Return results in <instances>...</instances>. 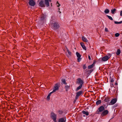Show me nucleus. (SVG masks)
I'll list each match as a JSON object with an SVG mask.
<instances>
[{
	"label": "nucleus",
	"mask_w": 122,
	"mask_h": 122,
	"mask_svg": "<svg viewBox=\"0 0 122 122\" xmlns=\"http://www.w3.org/2000/svg\"><path fill=\"white\" fill-rule=\"evenodd\" d=\"M47 100H49L50 99V97L47 96Z\"/></svg>",
	"instance_id": "nucleus-37"
},
{
	"label": "nucleus",
	"mask_w": 122,
	"mask_h": 122,
	"mask_svg": "<svg viewBox=\"0 0 122 122\" xmlns=\"http://www.w3.org/2000/svg\"><path fill=\"white\" fill-rule=\"evenodd\" d=\"M82 113L85 114L86 116H88L89 115L88 112L87 111H82Z\"/></svg>",
	"instance_id": "nucleus-18"
},
{
	"label": "nucleus",
	"mask_w": 122,
	"mask_h": 122,
	"mask_svg": "<svg viewBox=\"0 0 122 122\" xmlns=\"http://www.w3.org/2000/svg\"><path fill=\"white\" fill-rule=\"evenodd\" d=\"M88 59L90 60H91V58L90 56L89 55L88 56Z\"/></svg>",
	"instance_id": "nucleus-39"
},
{
	"label": "nucleus",
	"mask_w": 122,
	"mask_h": 122,
	"mask_svg": "<svg viewBox=\"0 0 122 122\" xmlns=\"http://www.w3.org/2000/svg\"><path fill=\"white\" fill-rule=\"evenodd\" d=\"M105 31H107V32L108 31V29L106 28H105Z\"/></svg>",
	"instance_id": "nucleus-36"
},
{
	"label": "nucleus",
	"mask_w": 122,
	"mask_h": 122,
	"mask_svg": "<svg viewBox=\"0 0 122 122\" xmlns=\"http://www.w3.org/2000/svg\"><path fill=\"white\" fill-rule=\"evenodd\" d=\"M81 58L80 57H78L77 61L78 62H79L81 61Z\"/></svg>",
	"instance_id": "nucleus-31"
},
{
	"label": "nucleus",
	"mask_w": 122,
	"mask_h": 122,
	"mask_svg": "<svg viewBox=\"0 0 122 122\" xmlns=\"http://www.w3.org/2000/svg\"><path fill=\"white\" fill-rule=\"evenodd\" d=\"M120 35V34L118 33H116L115 34V36L116 37H118Z\"/></svg>",
	"instance_id": "nucleus-29"
},
{
	"label": "nucleus",
	"mask_w": 122,
	"mask_h": 122,
	"mask_svg": "<svg viewBox=\"0 0 122 122\" xmlns=\"http://www.w3.org/2000/svg\"><path fill=\"white\" fill-rule=\"evenodd\" d=\"M101 103V101L100 100H99L96 102V104L97 105H98Z\"/></svg>",
	"instance_id": "nucleus-20"
},
{
	"label": "nucleus",
	"mask_w": 122,
	"mask_h": 122,
	"mask_svg": "<svg viewBox=\"0 0 122 122\" xmlns=\"http://www.w3.org/2000/svg\"><path fill=\"white\" fill-rule=\"evenodd\" d=\"M82 93V92L81 91L77 92L76 96V99H77L79 97L81 94Z\"/></svg>",
	"instance_id": "nucleus-12"
},
{
	"label": "nucleus",
	"mask_w": 122,
	"mask_h": 122,
	"mask_svg": "<svg viewBox=\"0 0 122 122\" xmlns=\"http://www.w3.org/2000/svg\"><path fill=\"white\" fill-rule=\"evenodd\" d=\"M115 24H119V22H117V21H115Z\"/></svg>",
	"instance_id": "nucleus-38"
},
{
	"label": "nucleus",
	"mask_w": 122,
	"mask_h": 122,
	"mask_svg": "<svg viewBox=\"0 0 122 122\" xmlns=\"http://www.w3.org/2000/svg\"><path fill=\"white\" fill-rule=\"evenodd\" d=\"M116 10L115 9H112L111 10V11L112 13V14H114V12Z\"/></svg>",
	"instance_id": "nucleus-22"
},
{
	"label": "nucleus",
	"mask_w": 122,
	"mask_h": 122,
	"mask_svg": "<svg viewBox=\"0 0 122 122\" xmlns=\"http://www.w3.org/2000/svg\"><path fill=\"white\" fill-rule=\"evenodd\" d=\"M66 119L65 117H63L59 119L58 122H66Z\"/></svg>",
	"instance_id": "nucleus-8"
},
{
	"label": "nucleus",
	"mask_w": 122,
	"mask_h": 122,
	"mask_svg": "<svg viewBox=\"0 0 122 122\" xmlns=\"http://www.w3.org/2000/svg\"><path fill=\"white\" fill-rule=\"evenodd\" d=\"M94 65V64L93 63L91 65L89 66L88 67V69H90L92 68L93 66Z\"/></svg>",
	"instance_id": "nucleus-19"
},
{
	"label": "nucleus",
	"mask_w": 122,
	"mask_h": 122,
	"mask_svg": "<svg viewBox=\"0 0 122 122\" xmlns=\"http://www.w3.org/2000/svg\"><path fill=\"white\" fill-rule=\"evenodd\" d=\"M56 5L58 7H59L61 5L58 2V1H57L56 4Z\"/></svg>",
	"instance_id": "nucleus-28"
},
{
	"label": "nucleus",
	"mask_w": 122,
	"mask_h": 122,
	"mask_svg": "<svg viewBox=\"0 0 122 122\" xmlns=\"http://www.w3.org/2000/svg\"><path fill=\"white\" fill-rule=\"evenodd\" d=\"M53 93V92H51L50 93L48 94V96H48V97H50V95H51V94L52 93Z\"/></svg>",
	"instance_id": "nucleus-35"
},
{
	"label": "nucleus",
	"mask_w": 122,
	"mask_h": 122,
	"mask_svg": "<svg viewBox=\"0 0 122 122\" xmlns=\"http://www.w3.org/2000/svg\"><path fill=\"white\" fill-rule=\"evenodd\" d=\"M80 44L83 49L85 50H86V48L83 43L81 42L80 43Z\"/></svg>",
	"instance_id": "nucleus-14"
},
{
	"label": "nucleus",
	"mask_w": 122,
	"mask_h": 122,
	"mask_svg": "<svg viewBox=\"0 0 122 122\" xmlns=\"http://www.w3.org/2000/svg\"><path fill=\"white\" fill-rule=\"evenodd\" d=\"M53 93V92H51L50 93L48 94V96H48V97H50V95H51V94L52 93Z\"/></svg>",
	"instance_id": "nucleus-34"
},
{
	"label": "nucleus",
	"mask_w": 122,
	"mask_h": 122,
	"mask_svg": "<svg viewBox=\"0 0 122 122\" xmlns=\"http://www.w3.org/2000/svg\"><path fill=\"white\" fill-rule=\"evenodd\" d=\"M82 41L84 42H87L88 41L86 38L84 37H82Z\"/></svg>",
	"instance_id": "nucleus-15"
},
{
	"label": "nucleus",
	"mask_w": 122,
	"mask_h": 122,
	"mask_svg": "<svg viewBox=\"0 0 122 122\" xmlns=\"http://www.w3.org/2000/svg\"><path fill=\"white\" fill-rule=\"evenodd\" d=\"M104 12L105 13L107 14L109 12V10L108 9H106L105 10Z\"/></svg>",
	"instance_id": "nucleus-24"
},
{
	"label": "nucleus",
	"mask_w": 122,
	"mask_h": 122,
	"mask_svg": "<svg viewBox=\"0 0 122 122\" xmlns=\"http://www.w3.org/2000/svg\"><path fill=\"white\" fill-rule=\"evenodd\" d=\"M76 83L77 84L82 85L84 83L83 80L80 78H78L77 79Z\"/></svg>",
	"instance_id": "nucleus-4"
},
{
	"label": "nucleus",
	"mask_w": 122,
	"mask_h": 122,
	"mask_svg": "<svg viewBox=\"0 0 122 122\" xmlns=\"http://www.w3.org/2000/svg\"><path fill=\"white\" fill-rule=\"evenodd\" d=\"M83 117H85V115H83Z\"/></svg>",
	"instance_id": "nucleus-43"
},
{
	"label": "nucleus",
	"mask_w": 122,
	"mask_h": 122,
	"mask_svg": "<svg viewBox=\"0 0 122 122\" xmlns=\"http://www.w3.org/2000/svg\"><path fill=\"white\" fill-rule=\"evenodd\" d=\"M39 2V5L41 7H43L45 6V5L43 0H38Z\"/></svg>",
	"instance_id": "nucleus-5"
},
{
	"label": "nucleus",
	"mask_w": 122,
	"mask_h": 122,
	"mask_svg": "<svg viewBox=\"0 0 122 122\" xmlns=\"http://www.w3.org/2000/svg\"><path fill=\"white\" fill-rule=\"evenodd\" d=\"M113 89V90L112 91L113 92V93H114L115 92V88L114 87H112V88H111V89H110V91H112V90Z\"/></svg>",
	"instance_id": "nucleus-25"
},
{
	"label": "nucleus",
	"mask_w": 122,
	"mask_h": 122,
	"mask_svg": "<svg viewBox=\"0 0 122 122\" xmlns=\"http://www.w3.org/2000/svg\"><path fill=\"white\" fill-rule=\"evenodd\" d=\"M86 68V67L85 66V65H84L83 66V68L84 69H85Z\"/></svg>",
	"instance_id": "nucleus-33"
},
{
	"label": "nucleus",
	"mask_w": 122,
	"mask_h": 122,
	"mask_svg": "<svg viewBox=\"0 0 122 122\" xmlns=\"http://www.w3.org/2000/svg\"><path fill=\"white\" fill-rule=\"evenodd\" d=\"M59 9V10H60V9Z\"/></svg>",
	"instance_id": "nucleus-44"
},
{
	"label": "nucleus",
	"mask_w": 122,
	"mask_h": 122,
	"mask_svg": "<svg viewBox=\"0 0 122 122\" xmlns=\"http://www.w3.org/2000/svg\"><path fill=\"white\" fill-rule=\"evenodd\" d=\"M82 85H80L76 88V90L77 91L80 89L82 87Z\"/></svg>",
	"instance_id": "nucleus-21"
},
{
	"label": "nucleus",
	"mask_w": 122,
	"mask_h": 122,
	"mask_svg": "<svg viewBox=\"0 0 122 122\" xmlns=\"http://www.w3.org/2000/svg\"><path fill=\"white\" fill-rule=\"evenodd\" d=\"M69 86H65V88L66 90V91H67L68 89H69Z\"/></svg>",
	"instance_id": "nucleus-30"
},
{
	"label": "nucleus",
	"mask_w": 122,
	"mask_h": 122,
	"mask_svg": "<svg viewBox=\"0 0 122 122\" xmlns=\"http://www.w3.org/2000/svg\"><path fill=\"white\" fill-rule=\"evenodd\" d=\"M122 23V21L119 22V24H121Z\"/></svg>",
	"instance_id": "nucleus-42"
},
{
	"label": "nucleus",
	"mask_w": 122,
	"mask_h": 122,
	"mask_svg": "<svg viewBox=\"0 0 122 122\" xmlns=\"http://www.w3.org/2000/svg\"><path fill=\"white\" fill-rule=\"evenodd\" d=\"M59 89V87L57 84H56L54 87L53 90L52 91L53 93L55 92L56 91L58 90Z\"/></svg>",
	"instance_id": "nucleus-9"
},
{
	"label": "nucleus",
	"mask_w": 122,
	"mask_h": 122,
	"mask_svg": "<svg viewBox=\"0 0 122 122\" xmlns=\"http://www.w3.org/2000/svg\"><path fill=\"white\" fill-rule=\"evenodd\" d=\"M51 0H45V4L46 6H49V2L51 1Z\"/></svg>",
	"instance_id": "nucleus-13"
},
{
	"label": "nucleus",
	"mask_w": 122,
	"mask_h": 122,
	"mask_svg": "<svg viewBox=\"0 0 122 122\" xmlns=\"http://www.w3.org/2000/svg\"><path fill=\"white\" fill-rule=\"evenodd\" d=\"M107 16L108 17V18L109 19L111 20H113V18L111 16L108 15H107Z\"/></svg>",
	"instance_id": "nucleus-26"
},
{
	"label": "nucleus",
	"mask_w": 122,
	"mask_h": 122,
	"mask_svg": "<svg viewBox=\"0 0 122 122\" xmlns=\"http://www.w3.org/2000/svg\"><path fill=\"white\" fill-rule=\"evenodd\" d=\"M117 101V99L115 98L112 99L110 102L109 103V105H112L115 104Z\"/></svg>",
	"instance_id": "nucleus-6"
},
{
	"label": "nucleus",
	"mask_w": 122,
	"mask_h": 122,
	"mask_svg": "<svg viewBox=\"0 0 122 122\" xmlns=\"http://www.w3.org/2000/svg\"><path fill=\"white\" fill-rule=\"evenodd\" d=\"M120 15L122 16V11H121L120 12Z\"/></svg>",
	"instance_id": "nucleus-40"
},
{
	"label": "nucleus",
	"mask_w": 122,
	"mask_h": 122,
	"mask_svg": "<svg viewBox=\"0 0 122 122\" xmlns=\"http://www.w3.org/2000/svg\"><path fill=\"white\" fill-rule=\"evenodd\" d=\"M29 3L30 5L32 6H34L35 4V1L33 0H30Z\"/></svg>",
	"instance_id": "nucleus-11"
},
{
	"label": "nucleus",
	"mask_w": 122,
	"mask_h": 122,
	"mask_svg": "<svg viewBox=\"0 0 122 122\" xmlns=\"http://www.w3.org/2000/svg\"><path fill=\"white\" fill-rule=\"evenodd\" d=\"M67 51L68 53V54H69V55H71V52L69 51L68 50H67Z\"/></svg>",
	"instance_id": "nucleus-32"
},
{
	"label": "nucleus",
	"mask_w": 122,
	"mask_h": 122,
	"mask_svg": "<svg viewBox=\"0 0 122 122\" xmlns=\"http://www.w3.org/2000/svg\"><path fill=\"white\" fill-rule=\"evenodd\" d=\"M76 55L78 57H81V55L78 52H76Z\"/></svg>",
	"instance_id": "nucleus-23"
},
{
	"label": "nucleus",
	"mask_w": 122,
	"mask_h": 122,
	"mask_svg": "<svg viewBox=\"0 0 122 122\" xmlns=\"http://www.w3.org/2000/svg\"><path fill=\"white\" fill-rule=\"evenodd\" d=\"M121 53V51L119 49H118L116 52V54L117 56L119 55Z\"/></svg>",
	"instance_id": "nucleus-16"
},
{
	"label": "nucleus",
	"mask_w": 122,
	"mask_h": 122,
	"mask_svg": "<svg viewBox=\"0 0 122 122\" xmlns=\"http://www.w3.org/2000/svg\"><path fill=\"white\" fill-rule=\"evenodd\" d=\"M50 24L52 25V28L54 29H57L59 27V26L58 23L55 22L54 21H51L50 22Z\"/></svg>",
	"instance_id": "nucleus-1"
},
{
	"label": "nucleus",
	"mask_w": 122,
	"mask_h": 122,
	"mask_svg": "<svg viewBox=\"0 0 122 122\" xmlns=\"http://www.w3.org/2000/svg\"><path fill=\"white\" fill-rule=\"evenodd\" d=\"M108 113V111L107 110H105L102 113L101 115L103 116L107 114Z\"/></svg>",
	"instance_id": "nucleus-10"
},
{
	"label": "nucleus",
	"mask_w": 122,
	"mask_h": 122,
	"mask_svg": "<svg viewBox=\"0 0 122 122\" xmlns=\"http://www.w3.org/2000/svg\"><path fill=\"white\" fill-rule=\"evenodd\" d=\"M50 117L53 120L54 122H56V119L57 118V115L54 113L51 112V114Z\"/></svg>",
	"instance_id": "nucleus-3"
},
{
	"label": "nucleus",
	"mask_w": 122,
	"mask_h": 122,
	"mask_svg": "<svg viewBox=\"0 0 122 122\" xmlns=\"http://www.w3.org/2000/svg\"><path fill=\"white\" fill-rule=\"evenodd\" d=\"M46 17V16L43 14H42L41 16V20H43Z\"/></svg>",
	"instance_id": "nucleus-17"
},
{
	"label": "nucleus",
	"mask_w": 122,
	"mask_h": 122,
	"mask_svg": "<svg viewBox=\"0 0 122 122\" xmlns=\"http://www.w3.org/2000/svg\"><path fill=\"white\" fill-rule=\"evenodd\" d=\"M105 109L104 107L103 106H101L100 107L98 108L99 112L98 111L97 113L99 114V112H101L103 111Z\"/></svg>",
	"instance_id": "nucleus-7"
},
{
	"label": "nucleus",
	"mask_w": 122,
	"mask_h": 122,
	"mask_svg": "<svg viewBox=\"0 0 122 122\" xmlns=\"http://www.w3.org/2000/svg\"><path fill=\"white\" fill-rule=\"evenodd\" d=\"M62 83L65 84H66V81H65V80L64 79H62Z\"/></svg>",
	"instance_id": "nucleus-27"
},
{
	"label": "nucleus",
	"mask_w": 122,
	"mask_h": 122,
	"mask_svg": "<svg viewBox=\"0 0 122 122\" xmlns=\"http://www.w3.org/2000/svg\"><path fill=\"white\" fill-rule=\"evenodd\" d=\"M114 81V80L113 79H112L111 80V82H113Z\"/></svg>",
	"instance_id": "nucleus-41"
},
{
	"label": "nucleus",
	"mask_w": 122,
	"mask_h": 122,
	"mask_svg": "<svg viewBox=\"0 0 122 122\" xmlns=\"http://www.w3.org/2000/svg\"><path fill=\"white\" fill-rule=\"evenodd\" d=\"M111 55V54H107L106 56L102 57V60L103 61H106L110 58Z\"/></svg>",
	"instance_id": "nucleus-2"
}]
</instances>
